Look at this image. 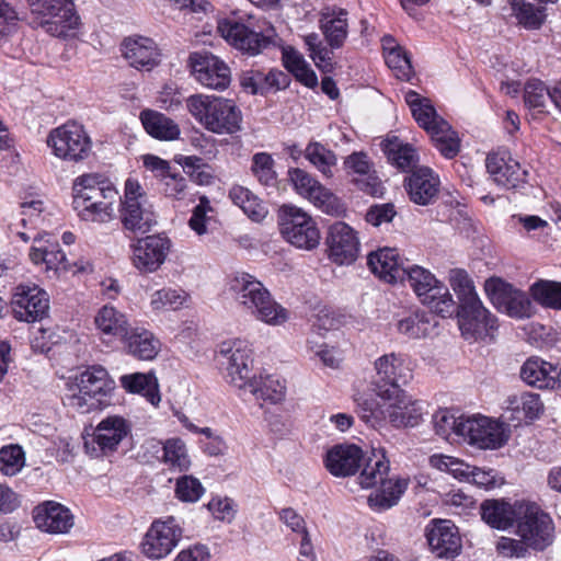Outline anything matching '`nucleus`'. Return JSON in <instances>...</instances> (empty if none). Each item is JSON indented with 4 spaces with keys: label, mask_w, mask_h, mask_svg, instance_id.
I'll list each match as a JSON object with an SVG mask.
<instances>
[{
    "label": "nucleus",
    "mask_w": 561,
    "mask_h": 561,
    "mask_svg": "<svg viewBox=\"0 0 561 561\" xmlns=\"http://www.w3.org/2000/svg\"><path fill=\"white\" fill-rule=\"evenodd\" d=\"M234 301L255 320L271 327H280L289 319V311L277 302L270 290L249 273H236L229 283Z\"/></svg>",
    "instance_id": "obj_1"
},
{
    "label": "nucleus",
    "mask_w": 561,
    "mask_h": 561,
    "mask_svg": "<svg viewBox=\"0 0 561 561\" xmlns=\"http://www.w3.org/2000/svg\"><path fill=\"white\" fill-rule=\"evenodd\" d=\"M364 468L358 476V483L363 489H380L368 496L369 506L376 512H383L397 505L408 488V480L403 478L390 479L389 460L383 453L374 454L373 457L364 459Z\"/></svg>",
    "instance_id": "obj_2"
},
{
    "label": "nucleus",
    "mask_w": 561,
    "mask_h": 561,
    "mask_svg": "<svg viewBox=\"0 0 561 561\" xmlns=\"http://www.w3.org/2000/svg\"><path fill=\"white\" fill-rule=\"evenodd\" d=\"M191 115L215 134H234L241 130L242 114L231 100L195 94L186 101Z\"/></svg>",
    "instance_id": "obj_3"
},
{
    "label": "nucleus",
    "mask_w": 561,
    "mask_h": 561,
    "mask_svg": "<svg viewBox=\"0 0 561 561\" xmlns=\"http://www.w3.org/2000/svg\"><path fill=\"white\" fill-rule=\"evenodd\" d=\"M112 389V380L106 369L102 366H92L68 385L65 404L88 413L98 409Z\"/></svg>",
    "instance_id": "obj_4"
},
{
    "label": "nucleus",
    "mask_w": 561,
    "mask_h": 561,
    "mask_svg": "<svg viewBox=\"0 0 561 561\" xmlns=\"http://www.w3.org/2000/svg\"><path fill=\"white\" fill-rule=\"evenodd\" d=\"M404 279L421 302L427 306L432 312L442 318H448L455 313L456 302L449 289L428 270L419 265L407 266Z\"/></svg>",
    "instance_id": "obj_5"
},
{
    "label": "nucleus",
    "mask_w": 561,
    "mask_h": 561,
    "mask_svg": "<svg viewBox=\"0 0 561 561\" xmlns=\"http://www.w3.org/2000/svg\"><path fill=\"white\" fill-rule=\"evenodd\" d=\"M119 220L123 228L135 234H145L157 225V216L138 181L125 182L124 196L121 198Z\"/></svg>",
    "instance_id": "obj_6"
},
{
    "label": "nucleus",
    "mask_w": 561,
    "mask_h": 561,
    "mask_svg": "<svg viewBox=\"0 0 561 561\" xmlns=\"http://www.w3.org/2000/svg\"><path fill=\"white\" fill-rule=\"evenodd\" d=\"M47 146L56 158L71 163L82 162L92 153V139L84 126L76 121L53 128Z\"/></svg>",
    "instance_id": "obj_7"
},
{
    "label": "nucleus",
    "mask_w": 561,
    "mask_h": 561,
    "mask_svg": "<svg viewBox=\"0 0 561 561\" xmlns=\"http://www.w3.org/2000/svg\"><path fill=\"white\" fill-rule=\"evenodd\" d=\"M279 229L283 238L298 249L310 251L320 243L316 221L298 207L284 205L280 208Z\"/></svg>",
    "instance_id": "obj_8"
},
{
    "label": "nucleus",
    "mask_w": 561,
    "mask_h": 561,
    "mask_svg": "<svg viewBox=\"0 0 561 561\" xmlns=\"http://www.w3.org/2000/svg\"><path fill=\"white\" fill-rule=\"evenodd\" d=\"M218 32L231 46L251 56L261 54L273 44L272 36L264 34L262 26L254 25L251 16L247 22L221 20Z\"/></svg>",
    "instance_id": "obj_9"
},
{
    "label": "nucleus",
    "mask_w": 561,
    "mask_h": 561,
    "mask_svg": "<svg viewBox=\"0 0 561 561\" xmlns=\"http://www.w3.org/2000/svg\"><path fill=\"white\" fill-rule=\"evenodd\" d=\"M460 437L480 449H497L510 438L507 426L483 415L467 416L460 422Z\"/></svg>",
    "instance_id": "obj_10"
},
{
    "label": "nucleus",
    "mask_w": 561,
    "mask_h": 561,
    "mask_svg": "<svg viewBox=\"0 0 561 561\" xmlns=\"http://www.w3.org/2000/svg\"><path fill=\"white\" fill-rule=\"evenodd\" d=\"M218 360L226 369L228 381L239 388L245 389L250 376L253 358L252 350L243 340L225 341L217 351Z\"/></svg>",
    "instance_id": "obj_11"
},
{
    "label": "nucleus",
    "mask_w": 561,
    "mask_h": 561,
    "mask_svg": "<svg viewBox=\"0 0 561 561\" xmlns=\"http://www.w3.org/2000/svg\"><path fill=\"white\" fill-rule=\"evenodd\" d=\"M182 536L183 529L174 517L157 519L142 538L141 552L150 560L163 559L175 549Z\"/></svg>",
    "instance_id": "obj_12"
},
{
    "label": "nucleus",
    "mask_w": 561,
    "mask_h": 561,
    "mask_svg": "<svg viewBox=\"0 0 561 561\" xmlns=\"http://www.w3.org/2000/svg\"><path fill=\"white\" fill-rule=\"evenodd\" d=\"M485 293L493 306L512 318L524 319L534 314V306L528 295L500 278L485 282Z\"/></svg>",
    "instance_id": "obj_13"
},
{
    "label": "nucleus",
    "mask_w": 561,
    "mask_h": 561,
    "mask_svg": "<svg viewBox=\"0 0 561 561\" xmlns=\"http://www.w3.org/2000/svg\"><path fill=\"white\" fill-rule=\"evenodd\" d=\"M517 522V534L522 540L535 550H543L553 541L551 517L536 504H526Z\"/></svg>",
    "instance_id": "obj_14"
},
{
    "label": "nucleus",
    "mask_w": 561,
    "mask_h": 561,
    "mask_svg": "<svg viewBox=\"0 0 561 561\" xmlns=\"http://www.w3.org/2000/svg\"><path fill=\"white\" fill-rule=\"evenodd\" d=\"M171 247V240L163 233L139 238L130 244L131 263L140 273H154L164 264Z\"/></svg>",
    "instance_id": "obj_15"
},
{
    "label": "nucleus",
    "mask_w": 561,
    "mask_h": 561,
    "mask_svg": "<svg viewBox=\"0 0 561 561\" xmlns=\"http://www.w3.org/2000/svg\"><path fill=\"white\" fill-rule=\"evenodd\" d=\"M13 316L27 323L45 319L49 312V297L36 285H19L11 299Z\"/></svg>",
    "instance_id": "obj_16"
},
{
    "label": "nucleus",
    "mask_w": 561,
    "mask_h": 561,
    "mask_svg": "<svg viewBox=\"0 0 561 561\" xmlns=\"http://www.w3.org/2000/svg\"><path fill=\"white\" fill-rule=\"evenodd\" d=\"M458 324L466 339H483L497 328V320L485 309L479 299L471 298L456 306Z\"/></svg>",
    "instance_id": "obj_17"
},
{
    "label": "nucleus",
    "mask_w": 561,
    "mask_h": 561,
    "mask_svg": "<svg viewBox=\"0 0 561 561\" xmlns=\"http://www.w3.org/2000/svg\"><path fill=\"white\" fill-rule=\"evenodd\" d=\"M329 259L339 265L355 262L359 253V239L356 231L343 221L330 226L325 238Z\"/></svg>",
    "instance_id": "obj_18"
},
{
    "label": "nucleus",
    "mask_w": 561,
    "mask_h": 561,
    "mask_svg": "<svg viewBox=\"0 0 561 561\" xmlns=\"http://www.w3.org/2000/svg\"><path fill=\"white\" fill-rule=\"evenodd\" d=\"M195 79L206 88L225 90L231 82L230 68L218 57L208 53H193L190 56Z\"/></svg>",
    "instance_id": "obj_19"
},
{
    "label": "nucleus",
    "mask_w": 561,
    "mask_h": 561,
    "mask_svg": "<svg viewBox=\"0 0 561 561\" xmlns=\"http://www.w3.org/2000/svg\"><path fill=\"white\" fill-rule=\"evenodd\" d=\"M288 174L290 182L299 195L310 201L316 207L327 214L339 213V198L308 172L296 168L289 170Z\"/></svg>",
    "instance_id": "obj_20"
},
{
    "label": "nucleus",
    "mask_w": 561,
    "mask_h": 561,
    "mask_svg": "<svg viewBox=\"0 0 561 561\" xmlns=\"http://www.w3.org/2000/svg\"><path fill=\"white\" fill-rule=\"evenodd\" d=\"M380 410L383 419L396 428L414 427L423 417V409L417 400H413L403 390H397Z\"/></svg>",
    "instance_id": "obj_21"
},
{
    "label": "nucleus",
    "mask_w": 561,
    "mask_h": 561,
    "mask_svg": "<svg viewBox=\"0 0 561 561\" xmlns=\"http://www.w3.org/2000/svg\"><path fill=\"white\" fill-rule=\"evenodd\" d=\"M376 383L389 386L392 393L407 386L413 378V369L409 358L400 353H389L375 360Z\"/></svg>",
    "instance_id": "obj_22"
},
{
    "label": "nucleus",
    "mask_w": 561,
    "mask_h": 561,
    "mask_svg": "<svg viewBox=\"0 0 561 561\" xmlns=\"http://www.w3.org/2000/svg\"><path fill=\"white\" fill-rule=\"evenodd\" d=\"M130 431L129 422L123 416L110 415L103 419L93 432L92 444H96L98 448L93 446L92 453L96 457L113 453Z\"/></svg>",
    "instance_id": "obj_23"
},
{
    "label": "nucleus",
    "mask_w": 561,
    "mask_h": 561,
    "mask_svg": "<svg viewBox=\"0 0 561 561\" xmlns=\"http://www.w3.org/2000/svg\"><path fill=\"white\" fill-rule=\"evenodd\" d=\"M486 170L493 181L507 190L516 188L526 182L527 171L508 152L499 151L488 154Z\"/></svg>",
    "instance_id": "obj_24"
},
{
    "label": "nucleus",
    "mask_w": 561,
    "mask_h": 561,
    "mask_svg": "<svg viewBox=\"0 0 561 561\" xmlns=\"http://www.w3.org/2000/svg\"><path fill=\"white\" fill-rule=\"evenodd\" d=\"M122 53L128 64L138 69L150 71L160 62V50L149 37L130 36L122 43Z\"/></svg>",
    "instance_id": "obj_25"
},
{
    "label": "nucleus",
    "mask_w": 561,
    "mask_h": 561,
    "mask_svg": "<svg viewBox=\"0 0 561 561\" xmlns=\"http://www.w3.org/2000/svg\"><path fill=\"white\" fill-rule=\"evenodd\" d=\"M36 527L49 534H67L73 526V515L60 503L47 501L33 511Z\"/></svg>",
    "instance_id": "obj_26"
},
{
    "label": "nucleus",
    "mask_w": 561,
    "mask_h": 561,
    "mask_svg": "<svg viewBox=\"0 0 561 561\" xmlns=\"http://www.w3.org/2000/svg\"><path fill=\"white\" fill-rule=\"evenodd\" d=\"M364 462L363 450L354 444L335 445L328 450L324 465L334 477L355 474Z\"/></svg>",
    "instance_id": "obj_27"
},
{
    "label": "nucleus",
    "mask_w": 561,
    "mask_h": 561,
    "mask_svg": "<svg viewBox=\"0 0 561 561\" xmlns=\"http://www.w3.org/2000/svg\"><path fill=\"white\" fill-rule=\"evenodd\" d=\"M370 271L387 283H397L405 278V265L397 249L385 248L368 255Z\"/></svg>",
    "instance_id": "obj_28"
},
{
    "label": "nucleus",
    "mask_w": 561,
    "mask_h": 561,
    "mask_svg": "<svg viewBox=\"0 0 561 561\" xmlns=\"http://www.w3.org/2000/svg\"><path fill=\"white\" fill-rule=\"evenodd\" d=\"M426 538L433 552L439 558L456 556L461 549L457 527L450 520H438L427 529Z\"/></svg>",
    "instance_id": "obj_29"
},
{
    "label": "nucleus",
    "mask_w": 561,
    "mask_h": 561,
    "mask_svg": "<svg viewBox=\"0 0 561 561\" xmlns=\"http://www.w3.org/2000/svg\"><path fill=\"white\" fill-rule=\"evenodd\" d=\"M404 186L413 203L426 206L436 199L439 180L431 169L420 168L404 180Z\"/></svg>",
    "instance_id": "obj_30"
},
{
    "label": "nucleus",
    "mask_w": 561,
    "mask_h": 561,
    "mask_svg": "<svg viewBox=\"0 0 561 561\" xmlns=\"http://www.w3.org/2000/svg\"><path fill=\"white\" fill-rule=\"evenodd\" d=\"M561 371L552 364L539 358H528L520 368L522 379L538 389H554L560 386Z\"/></svg>",
    "instance_id": "obj_31"
},
{
    "label": "nucleus",
    "mask_w": 561,
    "mask_h": 561,
    "mask_svg": "<svg viewBox=\"0 0 561 561\" xmlns=\"http://www.w3.org/2000/svg\"><path fill=\"white\" fill-rule=\"evenodd\" d=\"M121 342L125 352L139 360H152L161 348V343L153 333L140 327H131Z\"/></svg>",
    "instance_id": "obj_32"
},
{
    "label": "nucleus",
    "mask_w": 561,
    "mask_h": 561,
    "mask_svg": "<svg viewBox=\"0 0 561 561\" xmlns=\"http://www.w3.org/2000/svg\"><path fill=\"white\" fill-rule=\"evenodd\" d=\"M80 26V16L75 10L71 0H66L56 12L45 18L39 27L51 36L70 37L75 36Z\"/></svg>",
    "instance_id": "obj_33"
},
{
    "label": "nucleus",
    "mask_w": 561,
    "mask_h": 561,
    "mask_svg": "<svg viewBox=\"0 0 561 561\" xmlns=\"http://www.w3.org/2000/svg\"><path fill=\"white\" fill-rule=\"evenodd\" d=\"M30 259L34 264H45L47 271H68L70 264L59 244L55 241L44 240L39 234L33 237Z\"/></svg>",
    "instance_id": "obj_34"
},
{
    "label": "nucleus",
    "mask_w": 561,
    "mask_h": 561,
    "mask_svg": "<svg viewBox=\"0 0 561 561\" xmlns=\"http://www.w3.org/2000/svg\"><path fill=\"white\" fill-rule=\"evenodd\" d=\"M320 28L332 49L343 46L347 37V12L337 8H325L321 12Z\"/></svg>",
    "instance_id": "obj_35"
},
{
    "label": "nucleus",
    "mask_w": 561,
    "mask_h": 561,
    "mask_svg": "<svg viewBox=\"0 0 561 561\" xmlns=\"http://www.w3.org/2000/svg\"><path fill=\"white\" fill-rule=\"evenodd\" d=\"M94 324L102 336L119 339V341L131 328L128 317L111 305L99 309L94 317Z\"/></svg>",
    "instance_id": "obj_36"
},
{
    "label": "nucleus",
    "mask_w": 561,
    "mask_h": 561,
    "mask_svg": "<svg viewBox=\"0 0 561 561\" xmlns=\"http://www.w3.org/2000/svg\"><path fill=\"white\" fill-rule=\"evenodd\" d=\"M503 12L527 30H538L545 22L543 8L530 0H508Z\"/></svg>",
    "instance_id": "obj_37"
},
{
    "label": "nucleus",
    "mask_w": 561,
    "mask_h": 561,
    "mask_svg": "<svg viewBox=\"0 0 561 561\" xmlns=\"http://www.w3.org/2000/svg\"><path fill=\"white\" fill-rule=\"evenodd\" d=\"M140 121L145 130L158 140L172 141L181 134L179 125L173 119L157 111H142Z\"/></svg>",
    "instance_id": "obj_38"
},
{
    "label": "nucleus",
    "mask_w": 561,
    "mask_h": 561,
    "mask_svg": "<svg viewBox=\"0 0 561 561\" xmlns=\"http://www.w3.org/2000/svg\"><path fill=\"white\" fill-rule=\"evenodd\" d=\"M344 164L359 175L354 183L360 191L373 196L380 193V182L377 176L370 174L371 164L366 153L353 152L345 159Z\"/></svg>",
    "instance_id": "obj_39"
},
{
    "label": "nucleus",
    "mask_w": 561,
    "mask_h": 561,
    "mask_svg": "<svg viewBox=\"0 0 561 561\" xmlns=\"http://www.w3.org/2000/svg\"><path fill=\"white\" fill-rule=\"evenodd\" d=\"M122 387L130 393L142 394L152 405L161 400L158 379L153 373H135L119 378Z\"/></svg>",
    "instance_id": "obj_40"
},
{
    "label": "nucleus",
    "mask_w": 561,
    "mask_h": 561,
    "mask_svg": "<svg viewBox=\"0 0 561 561\" xmlns=\"http://www.w3.org/2000/svg\"><path fill=\"white\" fill-rule=\"evenodd\" d=\"M405 102L420 127L427 133L436 128L440 122H445L436 113L435 107L427 98L421 96L417 92L410 90L405 93Z\"/></svg>",
    "instance_id": "obj_41"
},
{
    "label": "nucleus",
    "mask_w": 561,
    "mask_h": 561,
    "mask_svg": "<svg viewBox=\"0 0 561 561\" xmlns=\"http://www.w3.org/2000/svg\"><path fill=\"white\" fill-rule=\"evenodd\" d=\"M437 321L432 313L425 311H416L400 319L397 323V329L400 334L410 339H423L430 336L435 328Z\"/></svg>",
    "instance_id": "obj_42"
},
{
    "label": "nucleus",
    "mask_w": 561,
    "mask_h": 561,
    "mask_svg": "<svg viewBox=\"0 0 561 561\" xmlns=\"http://www.w3.org/2000/svg\"><path fill=\"white\" fill-rule=\"evenodd\" d=\"M481 517L492 528L505 530L513 526L515 511L512 505L501 500H486L481 506Z\"/></svg>",
    "instance_id": "obj_43"
},
{
    "label": "nucleus",
    "mask_w": 561,
    "mask_h": 561,
    "mask_svg": "<svg viewBox=\"0 0 561 561\" xmlns=\"http://www.w3.org/2000/svg\"><path fill=\"white\" fill-rule=\"evenodd\" d=\"M244 390L252 393L256 400L278 403L285 397L286 387L277 377L268 375L265 377H252L247 382Z\"/></svg>",
    "instance_id": "obj_44"
},
{
    "label": "nucleus",
    "mask_w": 561,
    "mask_h": 561,
    "mask_svg": "<svg viewBox=\"0 0 561 561\" xmlns=\"http://www.w3.org/2000/svg\"><path fill=\"white\" fill-rule=\"evenodd\" d=\"M229 198L253 221L259 222L267 215L264 203L244 186H232L229 191Z\"/></svg>",
    "instance_id": "obj_45"
},
{
    "label": "nucleus",
    "mask_w": 561,
    "mask_h": 561,
    "mask_svg": "<svg viewBox=\"0 0 561 561\" xmlns=\"http://www.w3.org/2000/svg\"><path fill=\"white\" fill-rule=\"evenodd\" d=\"M190 301V294L182 288L164 287L150 296L153 311L178 310L187 307Z\"/></svg>",
    "instance_id": "obj_46"
},
{
    "label": "nucleus",
    "mask_w": 561,
    "mask_h": 561,
    "mask_svg": "<svg viewBox=\"0 0 561 561\" xmlns=\"http://www.w3.org/2000/svg\"><path fill=\"white\" fill-rule=\"evenodd\" d=\"M72 204L82 220L107 224L115 218L114 206H111V202H84V199L73 198Z\"/></svg>",
    "instance_id": "obj_47"
},
{
    "label": "nucleus",
    "mask_w": 561,
    "mask_h": 561,
    "mask_svg": "<svg viewBox=\"0 0 561 561\" xmlns=\"http://www.w3.org/2000/svg\"><path fill=\"white\" fill-rule=\"evenodd\" d=\"M529 291L540 306L561 310V282L539 279L530 286Z\"/></svg>",
    "instance_id": "obj_48"
},
{
    "label": "nucleus",
    "mask_w": 561,
    "mask_h": 561,
    "mask_svg": "<svg viewBox=\"0 0 561 561\" xmlns=\"http://www.w3.org/2000/svg\"><path fill=\"white\" fill-rule=\"evenodd\" d=\"M385 151L392 164L402 171L411 170L419 162L416 150L411 145L399 141L396 137L387 140Z\"/></svg>",
    "instance_id": "obj_49"
},
{
    "label": "nucleus",
    "mask_w": 561,
    "mask_h": 561,
    "mask_svg": "<svg viewBox=\"0 0 561 561\" xmlns=\"http://www.w3.org/2000/svg\"><path fill=\"white\" fill-rule=\"evenodd\" d=\"M430 134L434 146L445 158L451 159L457 156L460 149L459 138L446 121L436 125Z\"/></svg>",
    "instance_id": "obj_50"
},
{
    "label": "nucleus",
    "mask_w": 561,
    "mask_h": 561,
    "mask_svg": "<svg viewBox=\"0 0 561 561\" xmlns=\"http://www.w3.org/2000/svg\"><path fill=\"white\" fill-rule=\"evenodd\" d=\"M306 159L313 164L324 176L333 175L332 168L335 167L337 159L335 153L325 148L318 141L308 144L305 150Z\"/></svg>",
    "instance_id": "obj_51"
},
{
    "label": "nucleus",
    "mask_w": 561,
    "mask_h": 561,
    "mask_svg": "<svg viewBox=\"0 0 561 561\" xmlns=\"http://www.w3.org/2000/svg\"><path fill=\"white\" fill-rule=\"evenodd\" d=\"M428 461L433 468L449 472L454 478L460 481H470L473 467L458 458L436 454L431 456Z\"/></svg>",
    "instance_id": "obj_52"
},
{
    "label": "nucleus",
    "mask_w": 561,
    "mask_h": 561,
    "mask_svg": "<svg viewBox=\"0 0 561 561\" xmlns=\"http://www.w3.org/2000/svg\"><path fill=\"white\" fill-rule=\"evenodd\" d=\"M251 173L262 185H275L277 174L273 157L267 152H257L253 154Z\"/></svg>",
    "instance_id": "obj_53"
},
{
    "label": "nucleus",
    "mask_w": 561,
    "mask_h": 561,
    "mask_svg": "<svg viewBox=\"0 0 561 561\" xmlns=\"http://www.w3.org/2000/svg\"><path fill=\"white\" fill-rule=\"evenodd\" d=\"M162 458L172 469L183 471L190 467V458L185 444L179 438H172L165 442Z\"/></svg>",
    "instance_id": "obj_54"
},
{
    "label": "nucleus",
    "mask_w": 561,
    "mask_h": 561,
    "mask_svg": "<svg viewBox=\"0 0 561 561\" xmlns=\"http://www.w3.org/2000/svg\"><path fill=\"white\" fill-rule=\"evenodd\" d=\"M465 416H456L449 410L444 409L437 411L433 415L435 433L445 439H449L451 435L460 437V422Z\"/></svg>",
    "instance_id": "obj_55"
},
{
    "label": "nucleus",
    "mask_w": 561,
    "mask_h": 561,
    "mask_svg": "<svg viewBox=\"0 0 561 561\" xmlns=\"http://www.w3.org/2000/svg\"><path fill=\"white\" fill-rule=\"evenodd\" d=\"M448 278L451 288L458 296L459 304L467 302L471 300V298L478 297L473 283L465 270H450Z\"/></svg>",
    "instance_id": "obj_56"
},
{
    "label": "nucleus",
    "mask_w": 561,
    "mask_h": 561,
    "mask_svg": "<svg viewBox=\"0 0 561 561\" xmlns=\"http://www.w3.org/2000/svg\"><path fill=\"white\" fill-rule=\"evenodd\" d=\"M524 100L528 107L542 112L550 100V89L542 81L531 79L525 85Z\"/></svg>",
    "instance_id": "obj_57"
},
{
    "label": "nucleus",
    "mask_w": 561,
    "mask_h": 561,
    "mask_svg": "<svg viewBox=\"0 0 561 561\" xmlns=\"http://www.w3.org/2000/svg\"><path fill=\"white\" fill-rule=\"evenodd\" d=\"M24 466V453L20 446H4L0 449V470L12 477Z\"/></svg>",
    "instance_id": "obj_58"
},
{
    "label": "nucleus",
    "mask_w": 561,
    "mask_h": 561,
    "mask_svg": "<svg viewBox=\"0 0 561 561\" xmlns=\"http://www.w3.org/2000/svg\"><path fill=\"white\" fill-rule=\"evenodd\" d=\"M44 202L41 199L25 201L21 204L20 224L24 228L37 229L44 222Z\"/></svg>",
    "instance_id": "obj_59"
},
{
    "label": "nucleus",
    "mask_w": 561,
    "mask_h": 561,
    "mask_svg": "<svg viewBox=\"0 0 561 561\" xmlns=\"http://www.w3.org/2000/svg\"><path fill=\"white\" fill-rule=\"evenodd\" d=\"M65 1L66 0H28V23L33 27H39L45 18H48L53 12H56Z\"/></svg>",
    "instance_id": "obj_60"
},
{
    "label": "nucleus",
    "mask_w": 561,
    "mask_h": 561,
    "mask_svg": "<svg viewBox=\"0 0 561 561\" xmlns=\"http://www.w3.org/2000/svg\"><path fill=\"white\" fill-rule=\"evenodd\" d=\"M113 183L106 179L104 175L99 173H89L78 176L73 181L72 191L73 198L75 197H84L85 194H91L90 192L94 190H99L102 186H111Z\"/></svg>",
    "instance_id": "obj_61"
},
{
    "label": "nucleus",
    "mask_w": 561,
    "mask_h": 561,
    "mask_svg": "<svg viewBox=\"0 0 561 561\" xmlns=\"http://www.w3.org/2000/svg\"><path fill=\"white\" fill-rule=\"evenodd\" d=\"M204 493V488L198 479L192 476H183L178 479L175 486L176 497L183 502H196Z\"/></svg>",
    "instance_id": "obj_62"
},
{
    "label": "nucleus",
    "mask_w": 561,
    "mask_h": 561,
    "mask_svg": "<svg viewBox=\"0 0 561 561\" xmlns=\"http://www.w3.org/2000/svg\"><path fill=\"white\" fill-rule=\"evenodd\" d=\"M386 64L396 71V76L402 80H409L413 73L408 53L402 48L385 55Z\"/></svg>",
    "instance_id": "obj_63"
},
{
    "label": "nucleus",
    "mask_w": 561,
    "mask_h": 561,
    "mask_svg": "<svg viewBox=\"0 0 561 561\" xmlns=\"http://www.w3.org/2000/svg\"><path fill=\"white\" fill-rule=\"evenodd\" d=\"M213 211L210 202L206 196L199 197V203L194 207L193 214L188 220L190 228L198 236L207 232L206 224L209 220L208 213Z\"/></svg>",
    "instance_id": "obj_64"
}]
</instances>
